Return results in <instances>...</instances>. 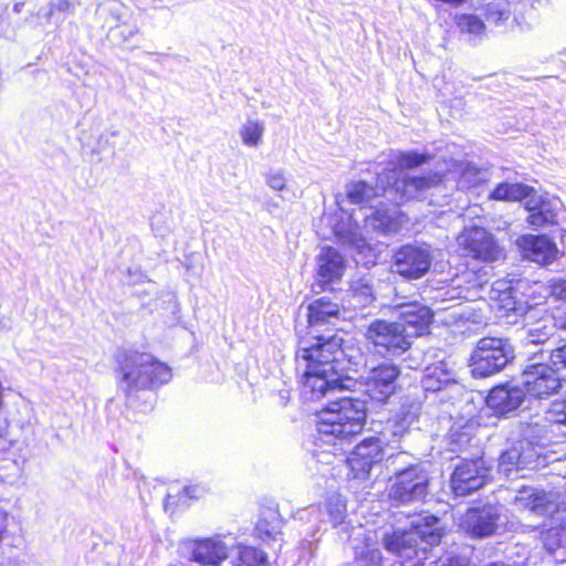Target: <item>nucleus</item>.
<instances>
[{
  "label": "nucleus",
  "instance_id": "de8ad7c7",
  "mask_svg": "<svg viewBox=\"0 0 566 566\" xmlns=\"http://www.w3.org/2000/svg\"><path fill=\"white\" fill-rule=\"evenodd\" d=\"M551 295L555 300L566 302V280L554 283L551 286Z\"/></svg>",
  "mask_w": 566,
  "mask_h": 566
},
{
  "label": "nucleus",
  "instance_id": "8fccbe9b",
  "mask_svg": "<svg viewBox=\"0 0 566 566\" xmlns=\"http://www.w3.org/2000/svg\"><path fill=\"white\" fill-rule=\"evenodd\" d=\"M300 514H301V516H300L301 520H303L304 515H306V518L308 522H314L316 524V522L321 521L322 512L318 507L311 506V507L306 509L305 511L301 512Z\"/></svg>",
  "mask_w": 566,
  "mask_h": 566
},
{
  "label": "nucleus",
  "instance_id": "9b49d317",
  "mask_svg": "<svg viewBox=\"0 0 566 566\" xmlns=\"http://www.w3.org/2000/svg\"><path fill=\"white\" fill-rule=\"evenodd\" d=\"M521 385L527 398L547 399L562 388L557 371L547 364L531 363L521 375Z\"/></svg>",
  "mask_w": 566,
  "mask_h": 566
},
{
  "label": "nucleus",
  "instance_id": "7c9ffc66",
  "mask_svg": "<svg viewBox=\"0 0 566 566\" xmlns=\"http://www.w3.org/2000/svg\"><path fill=\"white\" fill-rule=\"evenodd\" d=\"M533 190V188L523 184L502 182L496 186L490 197L494 200L503 201H520L523 199L527 200Z\"/></svg>",
  "mask_w": 566,
  "mask_h": 566
},
{
  "label": "nucleus",
  "instance_id": "603ef678",
  "mask_svg": "<svg viewBox=\"0 0 566 566\" xmlns=\"http://www.w3.org/2000/svg\"><path fill=\"white\" fill-rule=\"evenodd\" d=\"M23 6H24L23 2L15 3L14 7H13V11L15 13H20L22 11Z\"/></svg>",
  "mask_w": 566,
  "mask_h": 566
},
{
  "label": "nucleus",
  "instance_id": "0eeeda50",
  "mask_svg": "<svg viewBox=\"0 0 566 566\" xmlns=\"http://www.w3.org/2000/svg\"><path fill=\"white\" fill-rule=\"evenodd\" d=\"M429 480L421 464L409 465L389 479L388 496L400 504L422 501L428 494Z\"/></svg>",
  "mask_w": 566,
  "mask_h": 566
},
{
  "label": "nucleus",
  "instance_id": "58836bf2",
  "mask_svg": "<svg viewBox=\"0 0 566 566\" xmlns=\"http://www.w3.org/2000/svg\"><path fill=\"white\" fill-rule=\"evenodd\" d=\"M457 23L463 33L480 35L484 31L483 21L473 14H462L458 17Z\"/></svg>",
  "mask_w": 566,
  "mask_h": 566
},
{
  "label": "nucleus",
  "instance_id": "a19ab883",
  "mask_svg": "<svg viewBox=\"0 0 566 566\" xmlns=\"http://www.w3.org/2000/svg\"><path fill=\"white\" fill-rule=\"evenodd\" d=\"M286 182L283 169H270L265 175V184L274 191H283L286 188Z\"/></svg>",
  "mask_w": 566,
  "mask_h": 566
},
{
  "label": "nucleus",
  "instance_id": "49530a36",
  "mask_svg": "<svg viewBox=\"0 0 566 566\" xmlns=\"http://www.w3.org/2000/svg\"><path fill=\"white\" fill-rule=\"evenodd\" d=\"M549 359L555 367L566 368V343L551 350Z\"/></svg>",
  "mask_w": 566,
  "mask_h": 566
},
{
  "label": "nucleus",
  "instance_id": "4468645a",
  "mask_svg": "<svg viewBox=\"0 0 566 566\" xmlns=\"http://www.w3.org/2000/svg\"><path fill=\"white\" fill-rule=\"evenodd\" d=\"M490 468L483 458L460 462L451 475L450 486L457 496H465L481 489L488 481Z\"/></svg>",
  "mask_w": 566,
  "mask_h": 566
},
{
  "label": "nucleus",
  "instance_id": "5fc2aeb1",
  "mask_svg": "<svg viewBox=\"0 0 566 566\" xmlns=\"http://www.w3.org/2000/svg\"><path fill=\"white\" fill-rule=\"evenodd\" d=\"M185 492H186L189 496H191V495H190V488H186V489H185Z\"/></svg>",
  "mask_w": 566,
  "mask_h": 566
},
{
  "label": "nucleus",
  "instance_id": "6ab92c4d",
  "mask_svg": "<svg viewBox=\"0 0 566 566\" xmlns=\"http://www.w3.org/2000/svg\"><path fill=\"white\" fill-rule=\"evenodd\" d=\"M522 256L538 264H549L557 255L556 244L545 235L525 234L516 239Z\"/></svg>",
  "mask_w": 566,
  "mask_h": 566
},
{
  "label": "nucleus",
  "instance_id": "423d86ee",
  "mask_svg": "<svg viewBox=\"0 0 566 566\" xmlns=\"http://www.w3.org/2000/svg\"><path fill=\"white\" fill-rule=\"evenodd\" d=\"M514 358V348L507 339L484 337L471 355L474 377H489L502 370Z\"/></svg>",
  "mask_w": 566,
  "mask_h": 566
},
{
  "label": "nucleus",
  "instance_id": "ddd939ff",
  "mask_svg": "<svg viewBox=\"0 0 566 566\" xmlns=\"http://www.w3.org/2000/svg\"><path fill=\"white\" fill-rule=\"evenodd\" d=\"M399 376V369L394 364H382L370 369L364 382L357 380L358 385L354 391L357 396H368L370 399L384 402L396 389V380Z\"/></svg>",
  "mask_w": 566,
  "mask_h": 566
},
{
  "label": "nucleus",
  "instance_id": "20e7f679",
  "mask_svg": "<svg viewBox=\"0 0 566 566\" xmlns=\"http://www.w3.org/2000/svg\"><path fill=\"white\" fill-rule=\"evenodd\" d=\"M118 364L119 388L127 398L139 390L166 384L171 378L170 368L148 353L125 352L118 357Z\"/></svg>",
  "mask_w": 566,
  "mask_h": 566
},
{
  "label": "nucleus",
  "instance_id": "b1692460",
  "mask_svg": "<svg viewBox=\"0 0 566 566\" xmlns=\"http://www.w3.org/2000/svg\"><path fill=\"white\" fill-rule=\"evenodd\" d=\"M454 384V374L443 361L426 367L421 379L422 388L427 392L440 391Z\"/></svg>",
  "mask_w": 566,
  "mask_h": 566
},
{
  "label": "nucleus",
  "instance_id": "09e8293b",
  "mask_svg": "<svg viewBox=\"0 0 566 566\" xmlns=\"http://www.w3.org/2000/svg\"><path fill=\"white\" fill-rule=\"evenodd\" d=\"M439 566H470L465 557L452 556L444 559H440Z\"/></svg>",
  "mask_w": 566,
  "mask_h": 566
},
{
  "label": "nucleus",
  "instance_id": "393cba45",
  "mask_svg": "<svg viewBox=\"0 0 566 566\" xmlns=\"http://www.w3.org/2000/svg\"><path fill=\"white\" fill-rule=\"evenodd\" d=\"M381 188L377 181V188L365 181H352L346 186V197L352 205L359 206L360 209L373 210L376 208L378 197L380 196L378 188Z\"/></svg>",
  "mask_w": 566,
  "mask_h": 566
},
{
  "label": "nucleus",
  "instance_id": "4be33fe9",
  "mask_svg": "<svg viewBox=\"0 0 566 566\" xmlns=\"http://www.w3.org/2000/svg\"><path fill=\"white\" fill-rule=\"evenodd\" d=\"M499 514L494 507L473 509L464 515L461 527L475 537L492 535L497 525Z\"/></svg>",
  "mask_w": 566,
  "mask_h": 566
},
{
  "label": "nucleus",
  "instance_id": "37998d69",
  "mask_svg": "<svg viewBox=\"0 0 566 566\" xmlns=\"http://www.w3.org/2000/svg\"><path fill=\"white\" fill-rule=\"evenodd\" d=\"M426 155L417 153H403L398 158V164L401 168L411 169L418 167L427 161Z\"/></svg>",
  "mask_w": 566,
  "mask_h": 566
},
{
  "label": "nucleus",
  "instance_id": "6e6552de",
  "mask_svg": "<svg viewBox=\"0 0 566 566\" xmlns=\"http://www.w3.org/2000/svg\"><path fill=\"white\" fill-rule=\"evenodd\" d=\"M179 549L185 558L203 566H220L229 557L226 536L220 534L184 539Z\"/></svg>",
  "mask_w": 566,
  "mask_h": 566
},
{
  "label": "nucleus",
  "instance_id": "ea45409f",
  "mask_svg": "<svg viewBox=\"0 0 566 566\" xmlns=\"http://www.w3.org/2000/svg\"><path fill=\"white\" fill-rule=\"evenodd\" d=\"M562 533L563 528L559 526L541 532V542L549 553H554L560 546Z\"/></svg>",
  "mask_w": 566,
  "mask_h": 566
},
{
  "label": "nucleus",
  "instance_id": "9d476101",
  "mask_svg": "<svg viewBox=\"0 0 566 566\" xmlns=\"http://www.w3.org/2000/svg\"><path fill=\"white\" fill-rule=\"evenodd\" d=\"M365 336L382 355H400L411 346L403 326L398 322L376 319L369 324Z\"/></svg>",
  "mask_w": 566,
  "mask_h": 566
},
{
  "label": "nucleus",
  "instance_id": "f3484780",
  "mask_svg": "<svg viewBox=\"0 0 566 566\" xmlns=\"http://www.w3.org/2000/svg\"><path fill=\"white\" fill-rule=\"evenodd\" d=\"M384 459L382 443L378 438H369L356 446L347 459L355 479L368 476L371 468Z\"/></svg>",
  "mask_w": 566,
  "mask_h": 566
},
{
  "label": "nucleus",
  "instance_id": "1a4fd4ad",
  "mask_svg": "<svg viewBox=\"0 0 566 566\" xmlns=\"http://www.w3.org/2000/svg\"><path fill=\"white\" fill-rule=\"evenodd\" d=\"M432 261L428 244H405L395 252L391 271L407 280H418L429 272Z\"/></svg>",
  "mask_w": 566,
  "mask_h": 566
},
{
  "label": "nucleus",
  "instance_id": "a878e982",
  "mask_svg": "<svg viewBox=\"0 0 566 566\" xmlns=\"http://www.w3.org/2000/svg\"><path fill=\"white\" fill-rule=\"evenodd\" d=\"M282 518L276 509L268 507L262 511L255 525V533L265 543L281 541Z\"/></svg>",
  "mask_w": 566,
  "mask_h": 566
},
{
  "label": "nucleus",
  "instance_id": "3c124183",
  "mask_svg": "<svg viewBox=\"0 0 566 566\" xmlns=\"http://www.w3.org/2000/svg\"><path fill=\"white\" fill-rule=\"evenodd\" d=\"M8 520L9 514L4 510L0 509V543L2 542L4 533L7 532Z\"/></svg>",
  "mask_w": 566,
  "mask_h": 566
},
{
  "label": "nucleus",
  "instance_id": "79ce46f5",
  "mask_svg": "<svg viewBox=\"0 0 566 566\" xmlns=\"http://www.w3.org/2000/svg\"><path fill=\"white\" fill-rule=\"evenodd\" d=\"M547 417L549 421L566 424V400H555L552 402Z\"/></svg>",
  "mask_w": 566,
  "mask_h": 566
},
{
  "label": "nucleus",
  "instance_id": "72a5a7b5",
  "mask_svg": "<svg viewBox=\"0 0 566 566\" xmlns=\"http://www.w3.org/2000/svg\"><path fill=\"white\" fill-rule=\"evenodd\" d=\"M528 464L526 455L517 448L503 452L499 459V470L509 476L514 470H520Z\"/></svg>",
  "mask_w": 566,
  "mask_h": 566
},
{
  "label": "nucleus",
  "instance_id": "412c9836",
  "mask_svg": "<svg viewBox=\"0 0 566 566\" xmlns=\"http://www.w3.org/2000/svg\"><path fill=\"white\" fill-rule=\"evenodd\" d=\"M491 306L497 311L500 316L509 317L511 314H524L525 306L516 300V291L511 282L499 280L493 283L490 290Z\"/></svg>",
  "mask_w": 566,
  "mask_h": 566
},
{
  "label": "nucleus",
  "instance_id": "2f4dec72",
  "mask_svg": "<svg viewBox=\"0 0 566 566\" xmlns=\"http://www.w3.org/2000/svg\"><path fill=\"white\" fill-rule=\"evenodd\" d=\"M230 564L231 566H266L268 560L263 552L254 547L238 545Z\"/></svg>",
  "mask_w": 566,
  "mask_h": 566
},
{
  "label": "nucleus",
  "instance_id": "864d4df0",
  "mask_svg": "<svg viewBox=\"0 0 566 566\" xmlns=\"http://www.w3.org/2000/svg\"><path fill=\"white\" fill-rule=\"evenodd\" d=\"M174 499V496L171 494H168L167 497H166V509L168 507V505L171 503V500Z\"/></svg>",
  "mask_w": 566,
  "mask_h": 566
},
{
  "label": "nucleus",
  "instance_id": "c9c22d12",
  "mask_svg": "<svg viewBox=\"0 0 566 566\" xmlns=\"http://www.w3.org/2000/svg\"><path fill=\"white\" fill-rule=\"evenodd\" d=\"M264 129L262 122L249 119L241 126L239 135L245 146L255 148L262 142Z\"/></svg>",
  "mask_w": 566,
  "mask_h": 566
},
{
  "label": "nucleus",
  "instance_id": "c03bdc74",
  "mask_svg": "<svg viewBox=\"0 0 566 566\" xmlns=\"http://www.w3.org/2000/svg\"><path fill=\"white\" fill-rule=\"evenodd\" d=\"M137 29L134 25H129L126 23L109 25V35L113 40H129L135 33Z\"/></svg>",
  "mask_w": 566,
  "mask_h": 566
},
{
  "label": "nucleus",
  "instance_id": "7ed1b4c3",
  "mask_svg": "<svg viewBox=\"0 0 566 566\" xmlns=\"http://www.w3.org/2000/svg\"><path fill=\"white\" fill-rule=\"evenodd\" d=\"M443 530L439 518L433 515H417L410 522L409 530L396 531L386 537V549L409 566H420L427 559L429 547L438 545Z\"/></svg>",
  "mask_w": 566,
  "mask_h": 566
},
{
  "label": "nucleus",
  "instance_id": "4c0bfd02",
  "mask_svg": "<svg viewBox=\"0 0 566 566\" xmlns=\"http://www.w3.org/2000/svg\"><path fill=\"white\" fill-rule=\"evenodd\" d=\"M352 297L356 306H366L374 301V290L367 279L355 281L352 284Z\"/></svg>",
  "mask_w": 566,
  "mask_h": 566
},
{
  "label": "nucleus",
  "instance_id": "39448f33",
  "mask_svg": "<svg viewBox=\"0 0 566 566\" xmlns=\"http://www.w3.org/2000/svg\"><path fill=\"white\" fill-rule=\"evenodd\" d=\"M382 196L397 205L403 201L421 198L429 189L441 182L437 172H427L420 176L402 170H386L378 175Z\"/></svg>",
  "mask_w": 566,
  "mask_h": 566
},
{
  "label": "nucleus",
  "instance_id": "bb28decb",
  "mask_svg": "<svg viewBox=\"0 0 566 566\" xmlns=\"http://www.w3.org/2000/svg\"><path fill=\"white\" fill-rule=\"evenodd\" d=\"M361 536H365V531L361 527L355 528L354 536H349L355 549L357 566H381L380 552L374 543H370V538H366L364 546L355 543Z\"/></svg>",
  "mask_w": 566,
  "mask_h": 566
},
{
  "label": "nucleus",
  "instance_id": "f8f14e48",
  "mask_svg": "<svg viewBox=\"0 0 566 566\" xmlns=\"http://www.w3.org/2000/svg\"><path fill=\"white\" fill-rule=\"evenodd\" d=\"M458 242L464 254L474 260L491 263L504 258L503 249L484 228L464 229L458 237Z\"/></svg>",
  "mask_w": 566,
  "mask_h": 566
},
{
  "label": "nucleus",
  "instance_id": "5701e85b",
  "mask_svg": "<svg viewBox=\"0 0 566 566\" xmlns=\"http://www.w3.org/2000/svg\"><path fill=\"white\" fill-rule=\"evenodd\" d=\"M527 396L522 386L503 385L493 388L488 398V406L497 413L516 410Z\"/></svg>",
  "mask_w": 566,
  "mask_h": 566
},
{
  "label": "nucleus",
  "instance_id": "f257e3e1",
  "mask_svg": "<svg viewBox=\"0 0 566 566\" xmlns=\"http://www.w3.org/2000/svg\"><path fill=\"white\" fill-rule=\"evenodd\" d=\"M337 336L302 338L295 355L296 370L302 375L303 395L318 400L336 392L354 391L357 380L344 371Z\"/></svg>",
  "mask_w": 566,
  "mask_h": 566
},
{
  "label": "nucleus",
  "instance_id": "f03ea898",
  "mask_svg": "<svg viewBox=\"0 0 566 566\" xmlns=\"http://www.w3.org/2000/svg\"><path fill=\"white\" fill-rule=\"evenodd\" d=\"M318 415L317 441L319 446L349 441L361 432L366 421L367 401L360 396L342 392Z\"/></svg>",
  "mask_w": 566,
  "mask_h": 566
},
{
  "label": "nucleus",
  "instance_id": "c756f323",
  "mask_svg": "<svg viewBox=\"0 0 566 566\" xmlns=\"http://www.w3.org/2000/svg\"><path fill=\"white\" fill-rule=\"evenodd\" d=\"M557 325L560 329L566 331V318L560 319L557 324L551 317L542 318L527 327L526 340L530 344H544L554 335Z\"/></svg>",
  "mask_w": 566,
  "mask_h": 566
},
{
  "label": "nucleus",
  "instance_id": "2eb2a0df",
  "mask_svg": "<svg viewBox=\"0 0 566 566\" xmlns=\"http://www.w3.org/2000/svg\"><path fill=\"white\" fill-rule=\"evenodd\" d=\"M405 300L406 297L397 296L391 306L397 312L399 318L397 322L403 326L405 333L412 342L415 337L427 332L433 315L428 306L416 301L407 302Z\"/></svg>",
  "mask_w": 566,
  "mask_h": 566
},
{
  "label": "nucleus",
  "instance_id": "a18cd8bd",
  "mask_svg": "<svg viewBox=\"0 0 566 566\" xmlns=\"http://www.w3.org/2000/svg\"><path fill=\"white\" fill-rule=\"evenodd\" d=\"M335 234L338 235L343 243H347L349 245H354L357 249H360L364 247L365 242L361 238H358L357 234L353 231H348L347 234L343 232L339 228L335 229Z\"/></svg>",
  "mask_w": 566,
  "mask_h": 566
},
{
  "label": "nucleus",
  "instance_id": "473e14b6",
  "mask_svg": "<svg viewBox=\"0 0 566 566\" xmlns=\"http://www.w3.org/2000/svg\"><path fill=\"white\" fill-rule=\"evenodd\" d=\"M473 427L470 424L451 427L447 440L451 452H460L468 448L472 440Z\"/></svg>",
  "mask_w": 566,
  "mask_h": 566
},
{
  "label": "nucleus",
  "instance_id": "f704fd0d",
  "mask_svg": "<svg viewBox=\"0 0 566 566\" xmlns=\"http://www.w3.org/2000/svg\"><path fill=\"white\" fill-rule=\"evenodd\" d=\"M511 4L505 0H496L485 6V19L496 27L504 25L511 18Z\"/></svg>",
  "mask_w": 566,
  "mask_h": 566
},
{
  "label": "nucleus",
  "instance_id": "dca6fc26",
  "mask_svg": "<svg viewBox=\"0 0 566 566\" xmlns=\"http://www.w3.org/2000/svg\"><path fill=\"white\" fill-rule=\"evenodd\" d=\"M559 497L556 492L524 486L515 495L513 504L520 511L528 510L537 515H553L566 510V503L560 502Z\"/></svg>",
  "mask_w": 566,
  "mask_h": 566
},
{
  "label": "nucleus",
  "instance_id": "aec40b11",
  "mask_svg": "<svg viewBox=\"0 0 566 566\" xmlns=\"http://www.w3.org/2000/svg\"><path fill=\"white\" fill-rule=\"evenodd\" d=\"M315 274L319 285L339 281L345 271L344 256L333 247H323L315 258Z\"/></svg>",
  "mask_w": 566,
  "mask_h": 566
},
{
  "label": "nucleus",
  "instance_id": "cd10ccee",
  "mask_svg": "<svg viewBox=\"0 0 566 566\" xmlns=\"http://www.w3.org/2000/svg\"><path fill=\"white\" fill-rule=\"evenodd\" d=\"M369 214H365V220L369 227L380 231L381 233H395L400 228V220L397 210L377 209V207Z\"/></svg>",
  "mask_w": 566,
  "mask_h": 566
},
{
  "label": "nucleus",
  "instance_id": "e433bc0d",
  "mask_svg": "<svg viewBox=\"0 0 566 566\" xmlns=\"http://www.w3.org/2000/svg\"><path fill=\"white\" fill-rule=\"evenodd\" d=\"M324 515L333 526L342 525L346 518V503L339 494L331 495L325 503Z\"/></svg>",
  "mask_w": 566,
  "mask_h": 566
},
{
  "label": "nucleus",
  "instance_id": "a211bd4d",
  "mask_svg": "<svg viewBox=\"0 0 566 566\" xmlns=\"http://www.w3.org/2000/svg\"><path fill=\"white\" fill-rule=\"evenodd\" d=\"M525 208L530 212L527 221L531 226L541 228L557 222L562 202L556 198L538 195L534 190L525 201Z\"/></svg>",
  "mask_w": 566,
  "mask_h": 566
},
{
  "label": "nucleus",
  "instance_id": "c85d7f7f",
  "mask_svg": "<svg viewBox=\"0 0 566 566\" xmlns=\"http://www.w3.org/2000/svg\"><path fill=\"white\" fill-rule=\"evenodd\" d=\"M339 313V306L325 297L313 301L307 306V322L311 328L336 317Z\"/></svg>",
  "mask_w": 566,
  "mask_h": 566
}]
</instances>
